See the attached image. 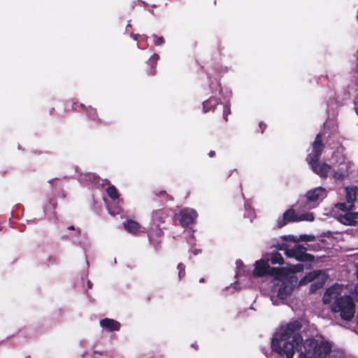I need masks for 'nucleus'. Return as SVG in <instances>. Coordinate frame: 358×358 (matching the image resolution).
I'll use <instances>...</instances> for the list:
<instances>
[{
  "label": "nucleus",
  "instance_id": "nucleus-1",
  "mask_svg": "<svg viewBox=\"0 0 358 358\" xmlns=\"http://www.w3.org/2000/svg\"><path fill=\"white\" fill-rule=\"evenodd\" d=\"M301 324L293 321L276 333L271 343V348L281 356L293 358L294 352L299 358H341L338 352L332 350V344L322 337L303 340L298 333Z\"/></svg>",
  "mask_w": 358,
  "mask_h": 358
},
{
  "label": "nucleus",
  "instance_id": "nucleus-2",
  "mask_svg": "<svg viewBox=\"0 0 358 358\" xmlns=\"http://www.w3.org/2000/svg\"><path fill=\"white\" fill-rule=\"evenodd\" d=\"M303 269V266L301 264L289 265L280 268H271L268 259H260L255 262L253 275L257 277L266 275L273 277L275 285L279 286L277 295L278 299H274V297L272 296L271 299L273 304L278 305L279 301L284 300L292 293L297 282V278L294 274L302 271Z\"/></svg>",
  "mask_w": 358,
  "mask_h": 358
},
{
  "label": "nucleus",
  "instance_id": "nucleus-3",
  "mask_svg": "<svg viewBox=\"0 0 358 358\" xmlns=\"http://www.w3.org/2000/svg\"><path fill=\"white\" fill-rule=\"evenodd\" d=\"M322 301L324 304H331V311L339 313L340 317L350 321L355 313V303L353 299L344 292L341 285L336 284L326 290Z\"/></svg>",
  "mask_w": 358,
  "mask_h": 358
},
{
  "label": "nucleus",
  "instance_id": "nucleus-4",
  "mask_svg": "<svg viewBox=\"0 0 358 358\" xmlns=\"http://www.w3.org/2000/svg\"><path fill=\"white\" fill-rule=\"evenodd\" d=\"M347 203H338L335 205V208L344 212V215H341L338 220L348 225H352L357 222V215L352 213L351 210L354 206V201L358 196V187H348L345 188Z\"/></svg>",
  "mask_w": 358,
  "mask_h": 358
},
{
  "label": "nucleus",
  "instance_id": "nucleus-5",
  "mask_svg": "<svg viewBox=\"0 0 358 358\" xmlns=\"http://www.w3.org/2000/svg\"><path fill=\"white\" fill-rule=\"evenodd\" d=\"M322 137L320 134L316 136V138L313 143V151L308 155L307 160L311 165L313 171L319 175L320 177L326 178L331 171V166L325 163L320 164L318 161L322 154Z\"/></svg>",
  "mask_w": 358,
  "mask_h": 358
},
{
  "label": "nucleus",
  "instance_id": "nucleus-6",
  "mask_svg": "<svg viewBox=\"0 0 358 358\" xmlns=\"http://www.w3.org/2000/svg\"><path fill=\"white\" fill-rule=\"evenodd\" d=\"M280 249L285 250L287 257L295 258L301 262L312 261L313 259L312 255L306 253V248L301 245H295L291 249L284 248L282 246Z\"/></svg>",
  "mask_w": 358,
  "mask_h": 358
},
{
  "label": "nucleus",
  "instance_id": "nucleus-7",
  "mask_svg": "<svg viewBox=\"0 0 358 358\" xmlns=\"http://www.w3.org/2000/svg\"><path fill=\"white\" fill-rule=\"evenodd\" d=\"M197 213L192 208H185L179 214V220L183 227H187L194 223Z\"/></svg>",
  "mask_w": 358,
  "mask_h": 358
},
{
  "label": "nucleus",
  "instance_id": "nucleus-8",
  "mask_svg": "<svg viewBox=\"0 0 358 358\" xmlns=\"http://www.w3.org/2000/svg\"><path fill=\"white\" fill-rule=\"evenodd\" d=\"M308 201H315L320 199H322L326 196V191L322 187H317L314 189L310 190L306 193V195Z\"/></svg>",
  "mask_w": 358,
  "mask_h": 358
},
{
  "label": "nucleus",
  "instance_id": "nucleus-9",
  "mask_svg": "<svg viewBox=\"0 0 358 358\" xmlns=\"http://www.w3.org/2000/svg\"><path fill=\"white\" fill-rule=\"evenodd\" d=\"M290 221H299V216L296 215L294 210H288L284 214L282 218L278 220V227H282Z\"/></svg>",
  "mask_w": 358,
  "mask_h": 358
},
{
  "label": "nucleus",
  "instance_id": "nucleus-10",
  "mask_svg": "<svg viewBox=\"0 0 358 358\" xmlns=\"http://www.w3.org/2000/svg\"><path fill=\"white\" fill-rule=\"evenodd\" d=\"M322 280L324 279V274L321 271H313L306 275L300 281L299 285H303L310 282L317 278H320Z\"/></svg>",
  "mask_w": 358,
  "mask_h": 358
},
{
  "label": "nucleus",
  "instance_id": "nucleus-11",
  "mask_svg": "<svg viewBox=\"0 0 358 358\" xmlns=\"http://www.w3.org/2000/svg\"><path fill=\"white\" fill-rule=\"evenodd\" d=\"M100 325L101 327L106 329L107 330L112 331H118L120 327V324L117 321L106 318L100 321Z\"/></svg>",
  "mask_w": 358,
  "mask_h": 358
},
{
  "label": "nucleus",
  "instance_id": "nucleus-12",
  "mask_svg": "<svg viewBox=\"0 0 358 358\" xmlns=\"http://www.w3.org/2000/svg\"><path fill=\"white\" fill-rule=\"evenodd\" d=\"M123 224L124 229L130 234H135L140 231V225L135 221L129 220Z\"/></svg>",
  "mask_w": 358,
  "mask_h": 358
},
{
  "label": "nucleus",
  "instance_id": "nucleus-13",
  "mask_svg": "<svg viewBox=\"0 0 358 358\" xmlns=\"http://www.w3.org/2000/svg\"><path fill=\"white\" fill-rule=\"evenodd\" d=\"M347 166L343 164L337 171H334L333 178L338 180L343 179L347 175Z\"/></svg>",
  "mask_w": 358,
  "mask_h": 358
},
{
  "label": "nucleus",
  "instance_id": "nucleus-14",
  "mask_svg": "<svg viewBox=\"0 0 358 358\" xmlns=\"http://www.w3.org/2000/svg\"><path fill=\"white\" fill-rule=\"evenodd\" d=\"M288 238L294 242L303 241H312L314 239V236L310 235H301L299 238H295L293 236H289Z\"/></svg>",
  "mask_w": 358,
  "mask_h": 358
},
{
  "label": "nucleus",
  "instance_id": "nucleus-15",
  "mask_svg": "<svg viewBox=\"0 0 358 358\" xmlns=\"http://www.w3.org/2000/svg\"><path fill=\"white\" fill-rule=\"evenodd\" d=\"M270 260L271 264H282L283 262L282 255L278 252L273 253Z\"/></svg>",
  "mask_w": 358,
  "mask_h": 358
},
{
  "label": "nucleus",
  "instance_id": "nucleus-16",
  "mask_svg": "<svg viewBox=\"0 0 358 358\" xmlns=\"http://www.w3.org/2000/svg\"><path fill=\"white\" fill-rule=\"evenodd\" d=\"M107 193L108 196L113 200H115L118 198V192L117 189L113 185L108 187L107 188Z\"/></svg>",
  "mask_w": 358,
  "mask_h": 358
},
{
  "label": "nucleus",
  "instance_id": "nucleus-17",
  "mask_svg": "<svg viewBox=\"0 0 358 358\" xmlns=\"http://www.w3.org/2000/svg\"><path fill=\"white\" fill-rule=\"evenodd\" d=\"M314 216L313 213H304L299 216V221H313Z\"/></svg>",
  "mask_w": 358,
  "mask_h": 358
},
{
  "label": "nucleus",
  "instance_id": "nucleus-18",
  "mask_svg": "<svg viewBox=\"0 0 358 358\" xmlns=\"http://www.w3.org/2000/svg\"><path fill=\"white\" fill-rule=\"evenodd\" d=\"M154 38H155V45H162L164 43V40L163 38V37H157V36H154Z\"/></svg>",
  "mask_w": 358,
  "mask_h": 358
},
{
  "label": "nucleus",
  "instance_id": "nucleus-19",
  "mask_svg": "<svg viewBox=\"0 0 358 358\" xmlns=\"http://www.w3.org/2000/svg\"><path fill=\"white\" fill-rule=\"evenodd\" d=\"M212 100H208L203 102V110L205 112L209 109L210 106L211 105Z\"/></svg>",
  "mask_w": 358,
  "mask_h": 358
},
{
  "label": "nucleus",
  "instance_id": "nucleus-20",
  "mask_svg": "<svg viewBox=\"0 0 358 358\" xmlns=\"http://www.w3.org/2000/svg\"><path fill=\"white\" fill-rule=\"evenodd\" d=\"M178 268L179 269V277L181 278L182 271L185 270V265L182 264H179Z\"/></svg>",
  "mask_w": 358,
  "mask_h": 358
},
{
  "label": "nucleus",
  "instance_id": "nucleus-21",
  "mask_svg": "<svg viewBox=\"0 0 358 358\" xmlns=\"http://www.w3.org/2000/svg\"><path fill=\"white\" fill-rule=\"evenodd\" d=\"M230 113V109L227 107H225L224 109V117L226 120H227V116Z\"/></svg>",
  "mask_w": 358,
  "mask_h": 358
},
{
  "label": "nucleus",
  "instance_id": "nucleus-22",
  "mask_svg": "<svg viewBox=\"0 0 358 358\" xmlns=\"http://www.w3.org/2000/svg\"><path fill=\"white\" fill-rule=\"evenodd\" d=\"M108 212L111 215H116V214H118L120 213V209H117V210H115V211H112L111 209L109 208H108Z\"/></svg>",
  "mask_w": 358,
  "mask_h": 358
},
{
  "label": "nucleus",
  "instance_id": "nucleus-23",
  "mask_svg": "<svg viewBox=\"0 0 358 358\" xmlns=\"http://www.w3.org/2000/svg\"><path fill=\"white\" fill-rule=\"evenodd\" d=\"M214 155H215V152H213V151H210V152H209V156H210V157H213Z\"/></svg>",
  "mask_w": 358,
  "mask_h": 358
},
{
  "label": "nucleus",
  "instance_id": "nucleus-24",
  "mask_svg": "<svg viewBox=\"0 0 358 358\" xmlns=\"http://www.w3.org/2000/svg\"><path fill=\"white\" fill-rule=\"evenodd\" d=\"M236 264H237V266L238 267L239 266H241V264H242V262L241 261H237Z\"/></svg>",
  "mask_w": 358,
  "mask_h": 358
},
{
  "label": "nucleus",
  "instance_id": "nucleus-25",
  "mask_svg": "<svg viewBox=\"0 0 358 358\" xmlns=\"http://www.w3.org/2000/svg\"><path fill=\"white\" fill-rule=\"evenodd\" d=\"M87 286H88L89 288L92 287V283L90 282V281H88Z\"/></svg>",
  "mask_w": 358,
  "mask_h": 358
},
{
  "label": "nucleus",
  "instance_id": "nucleus-26",
  "mask_svg": "<svg viewBox=\"0 0 358 358\" xmlns=\"http://www.w3.org/2000/svg\"><path fill=\"white\" fill-rule=\"evenodd\" d=\"M199 252H200V250H196L194 251V255H197Z\"/></svg>",
  "mask_w": 358,
  "mask_h": 358
},
{
  "label": "nucleus",
  "instance_id": "nucleus-27",
  "mask_svg": "<svg viewBox=\"0 0 358 358\" xmlns=\"http://www.w3.org/2000/svg\"><path fill=\"white\" fill-rule=\"evenodd\" d=\"M158 58H159V56H158V55H155V56H154V59H158Z\"/></svg>",
  "mask_w": 358,
  "mask_h": 358
},
{
  "label": "nucleus",
  "instance_id": "nucleus-28",
  "mask_svg": "<svg viewBox=\"0 0 358 358\" xmlns=\"http://www.w3.org/2000/svg\"><path fill=\"white\" fill-rule=\"evenodd\" d=\"M355 290H356V292H358V284L357 285V286H356V287H355Z\"/></svg>",
  "mask_w": 358,
  "mask_h": 358
},
{
  "label": "nucleus",
  "instance_id": "nucleus-29",
  "mask_svg": "<svg viewBox=\"0 0 358 358\" xmlns=\"http://www.w3.org/2000/svg\"><path fill=\"white\" fill-rule=\"evenodd\" d=\"M323 283H324L323 282H320L319 286H320V287H322V285H323Z\"/></svg>",
  "mask_w": 358,
  "mask_h": 358
},
{
  "label": "nucleus",
  "instance_id": "nucleus-30",
  "mask_svg": "<svg viewBox=\"0 0 358 358\" xmlns=\"http://www.w3.org/2000/svg\"><path fill=\"white\" fill-rule=\"evenodd\" d=\"M143 7H146L147 5L145 3V2L143 1Z\"/></svg>",
  "mask_w": 358,
  "mask_h": 358
},
{
  "label": "nucleus",
  "instance_id": "nucleus-31",
  "mask_svg": "<svg viewBox=\"0 0 358 358\" xmlns=\"http://www.w3.org/2000/svg\"><path fill=\"white\" fill-rule=\"evenodd\" d=\"M357 278H358V266H357Z\"/></svg>",
  "mask_w": 358,
  "mask_h": 358
},
{
  "label": "nucleus",
  "instance_id": "nucleus-32",
  "mask_svg": "<svg viewBox=\"0 0 358 358\" xmlns=\"http://www.w3.org/2000/svg\"><path fill=\"white\" fill-rule=\"evenodd\" d=\"M134 39L136 40L137 39V36H134Z\"/></svg>",
  "mask_w": 358,
  "mask_h": 358
},
{
  "label": "nucleus",
  "instance_id": "nucleus-33",
  "mask_svg": "<svg viewBox=\"0 0 358 358\" xmlns=\"http://www.w3.org/2000/svg\"><path fill=\"white\" fill-rule=\"evenodd\" d=\"M203 278H201V279L200 280V282H203Z\"/></svg>",
  "mask_w": 358,
  "mask_h": 358
}]
</instances>
